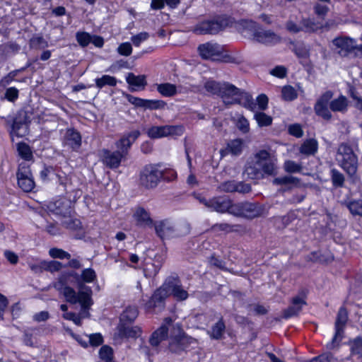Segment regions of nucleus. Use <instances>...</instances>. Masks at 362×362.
<instances>
[{"mask_svg": "<svg viewBox=\"0 0 362 362\" xmlns=\"http://www.w3.org/2000/svg\"><path fill=\"white\" fill-rule=\"evenodd\" d=\"M18 185L26 192L32 191L35 187V182L32 177L30 168L28 166L20 165L17 173Z\"/></svg>", "mask_w": 362, "mask_h": 362, "instance_id": "dca6fc26", "label": "nucleus"}, {"mask_svg": "<svg viewBox=\"0 0 362 362\" xmlns=\"http://www.w3.org/2000/svg\"><path fill=\"white\" fill-rule=\"evenodd\" d=\"M268 157L269 151L266 150H260L257 152L254 156V158L247 162L244 174L251 180H259L263 178L261 162L267 160Z\"/></svg>", "mask_w": 362, "mask_h": 362, "instance_id": "9d476101", "label": "nucleus"}, {"mask_svg": "<svg viewBox=\"0 0 362 362\" xmlns=\"http://www.w3.org/2000/svg\"><path fill=\"white\" fill-rule=\"evenodd\" d=\"M163 175L159 165L148 164L140 172L139 183L146 189H153L158 186Z\"/></svg>", "mask_w": 362, "mask_h": 362, "instance_id": "1a4fd4ad", "label": "nucleus"}, {"mask_svg": "<svg viewBox=\"0 0 362 362\" xmlns=\"http://www.w3.org/2000/svg\"><path fill=\"white\" fill-rule=\"evenodd\" d=\"M149 37V34L146 32H141L131 37V41L135 47H139L141 43L146 41Z\"/></svg>", "mask_w": 362, "mask_h": 362, "instance_id": "0e129e2a", "label": "nucleus"}, {"mask_svg": "<svg viewBox=\"0 0 362 362\" xmlns=\"http://www.w3.org/2000/svg\"><path fill=\"white\" fill-rule=\"evenodd\" d=\"M225 329V324L221 319L211 327V337L215 339H221L224 333Z\"/></svg>", "mask_w": 362, "mask_h": 362, "instance_id": "c03bdc74", "label": "nucleus"}, {"mask_svg": "<svg viewBox=\"0 0 362 362\" xmlns=\"http://www.w3.org/2000/svg\"><path fill=\"white\" fill-rule=\"evenodd\" d=\"M100 153L103 164L112 169L117 168L120 165L122 158H124L117 151L112 152L107 149H103Z\"/></svg>", "mask_w": 362, "mask_h": 362, "instance_id": "b1692460", "label": "nucleus"}, {"mask_svg": "<svg viewBox=\"0 0 362 362\" xmlns=\"http://www.w3.org/2000/svg\"><path fill=\"white\" fill-rule=\"evenodd\" d=\"M234 104H239L251 110H255L257 106V104L254 101L252 95L247 92L241 90L240 88Z\"/></svg>", "mask_w": 362, "mask_h": 362, "instance_id": "c756f323", "label": "nucleus"}, {"mask_svg": "<svg viewBox=\"0 0 362 362\" xmlns=\"http://www.w3.org/2000/svg\"><path fill=\"white\" fill-rule=\"evenodd\" d=\"M331 180L334 187H342L344 184V175L338 170L333 168L331 170Z\"/></svg>", "mask_w": 362, "mask_h": 362, "instance_id": "79ce46f5", "label": "nucleus"}, {"mask_svg": "<svg viewBox=\"0 0 362 362\" xmlns=\"http://www.w3.org/2000/svg\"><path fill=\"white\" fill-rule=\"evenodd\" d=\"M45 261L29 262L28 267L35 274H40L45 270Z\"/></svg>", "mask_w": 362, "mask_h": 362, "instance_id": "338daca9", "label": "nucleus"}, {"mask_svg": "<svg viewBox=\"0 0 362 362\" xmlns=\"http://www.w3.org/2000/svg\"><path fill=\"white\" fill-rule=\"evenodd\" d=\"M156 90L164 97H173L177 92L176 86L170 83L157 84Z\"/></svg>", "mask_w": 362, "mask_h": 362, "instance_id": "c9c22d12", "label": "nucleus"}, {"mask_svg": "<svg viewBox=\"0 0 362 362\" xmlns=\"http://www.w3.org/2000/svg\"><path fill=\"white\" fill-rule=\"evenodd\" d=\"M138 310L134 306L127 307L120 315V323L132 322L138 316Z\"/></svg>", "mask_w": 362, "mask_h": 362, "instance_id": "e433bc0d", "label": "nucleus"}, {"mask_svg": "<svg viewBox=\"0 0 362 362\" xmlns=\"http://www.w3.org/2000/svg\"><path fill=\"white\" fill-rule=\"evenodd\" d=\"M127 82L134 86L145 87L146 85V77L144 75L136 76L132 73H129L126 77Z\"/></svg>", "mask_w": 362, "mask_h": 362, "instance_id": "58836bf2", "label": "nucleus"}, {"mask_svg": "<svg viewBox=\"0 0 362 362\" xmlns=\"http://www.w3.org/2000/svg\"><path fill=\"white\" fill-rule=\"evenodd\" d=\"M139 135L140 132L138 130H134L123 135V136L115 143L117 151L125 157L132 144L137 139Z\"/></svg>", "mask_w": 362, "mask_h": 362, "instance_id": "aec40b11", "label": "nucleus"}, {"mask_svg": "<svg viewBox=\"0 0 362 362\" xmlns=\"http://www.w3.org/2000/svg\"><path fill=\"white\" fill-rule=\"evenodd\" d=\"M337 53L341 57H348L356 48V40L348 36L337 37L332 40Z\"/></svg>", "mask_w": 362, "mask_h": 362, "instance_id": "f8f14e48", "label": "nucleus"}, {"mask_svg": "<svg viewBox=\"0 0 362 362\" xmlns=\"http://www.w3.org/2000/svg\"><path fill=\"white\" fill-rule=\"evenodd\" d=\"M64 219L62 221V224L66 228L76 230L81 228V222L78 219L66 216H64Z\"/></svg>", "mask_w": 362, "mask_h": 362, "instance_id": "3c124183", "label": "nucleus"}, {"mask_svg": "<svg viewBox=\"0 0 362 362\" xmlns=\"http://www.w3.org/2000/svg\"><path fill=\"white\" fill-rule=\"evenodd\" d=\"M351 351L352 355L362 358V338L357 337L351 342Z\"/></svg>", "mask_w": 362, "mask_h": 362, "instance_id": "603ef678", "label": "nucleus"}, {"mask_svg": "<svg viewBox=\"0 0 362 362\" xmlns=\"http://www.w3.org/2000/svg\"><path fill=\"white\" fill-rule=\"evenodd\" d=\"M244 30H249L252 33L254 39L266 45H274L281 41V37L271 30H259L257 24L252 21H243L241 23Z\"/></svg>", "mask_w": 362, "mask_h": 362, "instance_id": "39448f33", "label": "nucleus"}, {"mask_svg": "<svg viewBox=\"0 0 362 362\" xmlns=\"http://www.w3.org/2000/svg\"><path fill=\"white\" fill-rule=\"evenodd\" d=\"M45 270L49 271L52 273L58 272L63 267L62 264L58 261H45Z\"/></svg>", "mask_w": 362, "mask_h": 362, "instance_id": "69168bd1", "label": "nucleus"}, {"mask_svg": "<svg viewBox=\"0 0 362 362\" xmlns=\"http://www.w3.org/2000/svg\"><path fill=\"white\" fill-rule=\"evenodd\" d=\"M318 143L314 139L305 140L300 147V153L305 156H313L317 151Z\"/></svg>", "mask_w": 362, "mask_h": 362, "instance_id": "2f4dec72", "label": "nucleus"}, {"mask_svg": "<svg viewBox=\"0 0 362 362\" xmlns=\"http://www.w3.org/2000/svg\"><path fill=\"white\" fill-rule=\"evenodd\" d=\"M198 51L200 56L205 59L218 60L220 57H223V49L217 43L206 42L200 45Z\"/></svg>", "mask_w": 362, "mask_h": 362, "instance_id": "4468645a", "label": "nucleus"}, {"mask_svg": "<svg viewBox=\"0 0 362 362\" xmlns=\"http://www.w3.org/2000/svg\"><path fill=\"white\" fill-rule=\"evenodd\" d=\"M62 275H68V278L66 280V284H68L69 278L74 276L78 282V288L80 286H85L82 282L91 283L96 279L95 271L90 268L83 269L80 276L74 272L62 274ZM67 286H69V284H67Z\"/></svg>", "mask_w": 362, "mask_h": 362, "instance_id": "a878e982", "label": "nucleus"}, {"mask_svg": "<svg viewBox=\"0 0 362 362\" xmlns=\"http://www.w3.org/2000/svg\"><path fill=\"white\" fill-rule=\"evenodd\" d=\"M18 151L21 158L25 160H30L33 158L30 148L25 143H19L18 144Z\"/></svg>", "mask_w": 362, "mask_h": 362, "instance_id": "8fccbe9b", "label": "nucleus"}, {"mask_svg": "<svg viewBox=\"0 0 362 362\" xmlns=\"http://www.w3.org/2000/svg\"><path fill=\"white\" fill-rule=\"evenodd\" d=\"M300 24L302 27V32L307 33H317L318 30H322L323 28H329V23H327L323 24L320 21H316L310 18H303L300 20Z\"/></svg>", "mask_w": 362, "mask_h": 362, "instance_id": "bb28decb", "label": "nucleus"}, {"mask_svg": "<svg viewBox=\"0 0 362 362\" xmlns=\"http://www.w3.org/2000/svg\"><path fill=\"white\" fill-rule=\"evenodd\" d=\"M168 296V291L165 282L162 286L156 290L148 300L145 302V300L142 299V302L146 309H151L163 303Z\"/></svg>", "mask_w": 362, "mask_h": 362, "instance_id": "4be33fe9", "label": "nucleus"}, {"mask_svg": "<svg viewBox=\"0 0 362 362\" xmlns=\"http://www.w3.org/2000/svg\"><path fill=\"white\" fill-rule=\"evenodd\" d=\"M76 38L80 46L87 47L91 41V35L86 32H78L76 34Z\"/></svg>", "mask_w": 362, "mask_h": 362, "instance_id": "5fc2aeb1", "label": "nucleus"}, {"mask_svg": "<svg viewBox=\"0 0 362 362\" xmlns=\"http://www.w3.org/2000/svg\"><path fill=\"white\" fill-rule=\"evenodd\" d=\"M40 175L41 179L44 181H48L57 177V173L52 166H44L43 169L40 171Z\"/></svg>", "mask_w": 362, "mask_h": 362, "instance_id": "864d4df0", "label": "nucleus"}, {"mask_svg": "<svg viewBox=\"0 0 362 362\" xmlns=\"http://www.w3.org/2000/svg\"><path fill=\"white\" fill-rule=\"evenodd\" d=\"M194 196L199 203L204 204L210 211L220 214L228 213L230 214L233 200L228 197L217 196L207 199L199 194H194Z\"/></svg>", "mask_w": 362, "mask_h": 362, "instance_id": "0eeeda50", "label": "nucleus"}, {"mask_svg": "<svg viewBox=\"0 0 362 362\" xmlns=\"http://www.w3.org/2000/svg\"><path fill=\"white\" fill-rule=\"evenodd\" d=\"M165 284L169 295H172L176 300L182 301L188 298V292L183 288L177 279L170 278Z\"/></svg>", "mask_w": 362, "mask_h": 362, "instance_id": "a211bd4d", "label": "nucleus"}, {"mask_svg": "<svg viewBox=\"0 0 362 362\" xmlns=\"http://www.w3.org/2000/svg\"><path fill=\"white\" fill-rule=\"evenodd\" d=\"M116 84V78L109 75H103L101 78L95 79V85L98 88H102L105 86H115Z\"/></svg>", "mask_w": 362, "mask_h": 362, "instance_id": "37998d69", "label": "nucleus"}, {"mask_svg": "<svg viewBox=\"0 0 362 362\" xmlns=\"http://www.w3.org/2000/svg\"><path fill=\"white\" fill-rule=\"evenodd\" d=\"M223 86V82H218L214 80H209L204 83V87L207 92L213 95H219Z\"/></svg>", "mask_w": 362, "mask_h": 362, "instance_id": "ea45409f", "label": "nucleus"}, {"mask_svg": "<svg viewBox=\"0 0 362 362\" xmlns=\"http://www.w3.org/2000/svg\"><path fill=\"white\" fill-rule=\"evenodd\" d=\"M30 47L35 49H42L48 47L47 41L40 35H33L29 41Z\"/></svg>", "mask_w": 362, "mask_h": 362, "instance_id": "4c0bfd02", "label": "nucleus"}, {"mask_svg": "<svg viewBox=\"0 0 362 362\" xmlns=\"http://www.w3.org/2000/svg\"><path fill=\"white\" fill-rule=\"evenodd\" d=\"M309 362H338V359L331 353H325L312 358Z\"/></svg>", "mask_w": 362, "mask_h": 362, "instance_id": "13d9d810", "label": "nucleus"}, {"mask_svg": "<svg viewBox=\"0 0 362 362\" xmlns=\"http://www.w3.org/2000/svg\"><path fill=\"white\" fill-rule=\"evenodd\" d=\"M348 320V312L344 307H341L338 311L335 322V334L332 340L327 344V348H335L343 338L344 329Z\"/></svg>", "mask_w": 362, "mask_h": 362, "instance_id": "9b49d317", "label": "nucleus"}, {"mask_svg": "<svg viewBox=\"0 0 362 362\" xmlns=\"http://www.w3.org/2000/svg\"><path fill=\"white\" fill-rule=\"evenodd\" d=\"M235 184L236 181L229 180L221 183L219 185L218 188L222 192L227 193H233L235 192Z\"/></svg>", "mask_w": 362, "mask_h": 362, "instance_id": "e2e57ef3", "label": "nucleus"}, {"mask_svg": "<svg viewBox=\"0 0 362 362\" xmlns=\"http://www.w3.org/2000/svg\"><path fill=\"white\" fill-rule=\"evenodd\" d=\"M99 355L102 360L110 362L112 357V349L108 346H103L99 351Z\"/></svg>", "mask_w": 362, "mask_h": 362, "instance_id": "bf43d9fd", "label": "nucleus"}, {"mask_svg": "<svg viewBox=\"0 0 362 362\" xmlns=\"http://www.w3.org/2000/svg\"><path fill=\"white\" fill-rule=\"evenodd\" d=\"M49 254L52 258H58L61 259H69L71 258V255L69 252L63 250L62 249L56 247L51 248L49 251Z\"/></svg>", "mask_w": 362, "mask_h": 362, "instance_id": "6e6d98bb", "label": "nucleus"}, {"mask_svg": "<svg viewBox=\"0 0 362 362\" xmlns=\"http://www.w3.org/2000/svg\"><path fill=\"white\" fill-rule=\"evenodd\" d=\"M232 23L230 18L226 16H220L212 19L199 23L193 29L197 35H215L226 29Z\"/></svg>", "mask_w": 362, "mask_h": 362, "instance_id": "20e7f679", "label": "nucleus"}, {"mask_svg": "<svg viewBox=\"0 0 362 362\" xmlns=\"http://www.w3.org/2000/svg\"><path fill=\"white\" fill-rule=\"evenodd\" d=\"M348 100L344 95L332 100L329 103V108L333 112H344L347 110Z\"/></svg>", "mask_w": 362, "mask_h": 362, "instance_id": "473e14b6", "label": "nucleus"}, {"mask_svg": "<svg viewBox=\"0 0 362 362\" xmlns=\"http://www.w3.org/2000/svg\"><path fill=\"white\" fill-rule=\"evenodd\" d=\"M85 337L88 339V344L93 346H98L103 342V337L99 333L85 335Z\"/></svg>", "mask_w": 362, "mask_h": 362, "instance_id": "052dcab7", "label": "nucleus"}, {"mask_svg": "<svg viewBox=\"0 0 362 362\" xmlns=\"http://www.w3.org/2000/svg\"><path fill=\"white\" fill-rule=\"evenodd\" d=\"M128 101L136 107H144L145 109L149 110L163 109L166 105V103L163 100H146L132 95L128 96Z\"/></svg>", "mask_w": 362, "mask_h": 362, "instance_id": "412c9836", "label": "nucleus"}, {"mask_svg": "<svg viewBox=\"0 0 362 362\" xmlns=\"http://www.w3.org/2000/svg\"><path fill=\"white\" fill-rule=\"evenodd\" d=\"M347 206L353 215L362 216V199L351 201Z\"/></svg>", "mask_w": 362, "mask_h": 362, "instance_id": "09e8293b", "label": "nucleus"}, {"mask_svg": "<svg viewBox=\"0 0 362 362\" xmlns=\"http://www.w3.org/2000/svg\"><path fill=\"white\" fill-rule=\"evenodd\" d=\"M173 321L171 318H165L164 323L151 335L149 342L153 346H158L159 344L167 338L169 329L173 330Z\"/></svg>", "mask_w": 362, "mask_h": 362, "instance_id": "6ab92c4d", "label": "nucleus"}, {"mask_svg": "<svg viewBox=\"0 0 362 362\" xmlns=\"http://www.w3.org/2000/svg\"><path fill=\"white\" fill-rule=\"evenodd\" d=\"M276 159L274 156H272L271 153L269 152L268 158H267V160L261 162V168L263 175H274L276 168Z\"/></svg>", "mask_w": 362, "mask_h": 362, "instance_id": "72a5a7b5", "label": "nucleus"}, {"mask_svg": "<svg viewBox=\"0 0 362 362\" xmlns=\"http://www.w3.org/2000/svg\"><path fill=\"white\" fill-rule=\"evenodd\" d=\"M117 52L122 56H129L132 52V47L130 42H123L117 47Z\"/></svg>", "mask_w": 362, "mask_h": 362, "instance_id": "774afa93", "label": "nucleus"}, {"mask_svg": "<svg viewBox=\"0 0 362 362\" xmlns=\"http://www.w3.org/2000/svg\"><path fill=\"white\" fill-rule=\"evenodd\" d=\"M313 11L316 16L324 20L328 13L329 8L327 6L322 5L320 3H316L313 6Z\"/></svg>", "mask_w": 362, "mask_h": 362, "instance_id": "4d7b16f0", "label": "nucleus"}, {"mask_svg": "<svg viewBox=\"0 0 362 362\" xmlns=\"http://www.w3.org/2000/svg\"><path fill=\"white\" fill-rule=\"evenodd\" d=\"M284 170L288 173H300L303 170V166L300 163H297L293 160H287L284 163Z\"/></svg>", "mask_w": 362, "mask_h": 362, "instance_id": "49530a36", "label": "nucleus"}, {"mask_svg": "<svg viewBox=\"0 0 362 362\" xmlns=\"http://www.w3.org/2000/svg\"><path fill=\"white\" fill-rule=\"evenodd\" d=\"M264 211V207L257 202H240L233 203L230 214L235 217L252 219L261 216Z\"/></svg>", "mask_w": 362, "mask_h": 362, "instance_id": "423d86ee", "label": "nucleus"}, {"mask_svg": "<svg viewBox=\"0 0 362 362\" xmlns=\"http://www.w3.org/2000/svg\"><path fill=\"white\" fill-rule=\"evenodd\" d=\"M48 209L54 214L62 215V216H66L71 212L69 202L61 199L50 202L48 205Z\"/></svg>", "mask_w": 362, "mask_h": 362, "instance_id": "cd10ccee", "label": "nucleus"}, {"mask_svg": "<svg viewBox=\"0 0 362 362\" xmlns=\"http://www.w3.org/2000/svg\"><path fill=\"white\" fill-rule=\"evenodd\" d=\"M64 146L77 151L81 146V134L74 129H66L62 139Z\"/></svg>", "mask_w": 362, "mask_h": 362, "instance_id": "5701e85b", "label": "nucleus"}, {"mask_svg": "<svg viewBox=\"0 0 362 362\" xmlns=\"http://www.w3.org/2000/svg\"><path fill=\"white\" fill-rule=\"evenodd\" d=\"M127 322L119 323L117 327L118 335L120 337L137 338L140 336L141 330L137 326L130 327L126 325Z\"/></svg>", "mask_w": 362, "mask_h": 362, "instance_id": "c85d7f7f", "label": "nucleus"}, {"mask_svg": "<svg viewBox=\"0 0 362 362\" xmlns=\"http://www.w3.org/2000/svg\"><path fill=\"white\" fill-rule=\"evenodd\" d=\"M332 96L333 93L332 91H326L320 97L314 106L315 114L325 120H330L332 119V114L328 108V104L329 105V102Z\"/></svg>", "mask_w": 362, "mask_h": 362, "instance_id": "2eb2a0df", "label": "nucleus"}, {"mask_svg": "<svg viewBox=\"0 0 362 362\" xmlns=\"http://www.w3.org/2000/svg\"><path fill=\"white\" fill-rule=\"evenodd\" d=\"M243 148V141L240 139H237L230 141L227 146L228 151L234 156L240 155Z\"/></svg>", "mask_w": 362, "mask_h": 362, "instance_id": "a19ab883", "label": "nucleus"}, {"mask_svg": "<svg viewBox=\"0 0 362 362\" xmlns=\"http://www.w3.org/2000/svg\"><path fill=\"white\" fill-rule=\"evenodd\" d=\"M182 133L180 126L164 125L153 126L148 129L147 134L151 139H159L171 135H180Z\"/></svg>", "mask_w": 362, "mask_h": 362, "instance_id": "ddd939ff", "label": "nucleus"}, {"mask_svg": "<svg viewBox=\"0 0 362 362\" xmlns=\"http://www.w3.org/2000/svg\"><path fill=\"white\" fill-rule=\"evenodd\" d=\"M305 296V292L302 291L298 296L293 297L291 300V305L283 311V317L288 319L298 315L303 306L307 304Z\"/></svg>", "mask_w": 362, "mask_h": 362, "instance_id": "f3484780", "label": "nucleus"}, {"mask_svg": "<svg viewBox=\"0 0 362 362\" xmlns=\"http://www.w3.org/2000/svg\"><path fill=\"white\" fill-rule=\"evenodd\" d=\"M68 275H60L58 280L53 284L54 288L63 294L66 300L71 304L79 303L81 311L76 315L74 313H65L62 317L68 320L73 321L76 325L81 326L82 319L89 317V309L93 304L92 299V289L87 286H80L79 291L76 293L74 288L67 286L66 279Z\"/></svg>", "mask_w": 362, "mask_h": 362, "instance_id": "f257e3e1", "label": "nucleus"}, {"mask_svg": "<svg viewBox=\"0 0 362 362\" xmlns=\"http://www.w3.org/2000/svg\"><path fill=\"white\" fill-rule=\"evenodd\" d=\"M236 126L238 129L244 134H246L250 131L249 122L245 117L242 115L238 118Z\"/></svg>", "mask_w": 362, "mask_h": 362, "instance_id": "680f3d73", "label": "nucleus"}, {"mask_svg": "<svg viewBox=\"0 0 362 362\" xmlns=\"http://www.w3.org/2000/svg\"><path fill=\"white\" fill-rule=\"evenodd\" d=\"M239 88L234 85L223 82V88L218 96H220L223 102L226 105H233L236 99V96L238 95Z\"/></svg>", "mask_w": 362, "mask_h": 362, "instance_id": "393cba45", "label": "nucleus"}, {"mask_svg": "<svg viewBox=\"0 0 362 362\" xmlns=\"http://www.w3.org/2000/svg\"><path fill=\"white\" fill-rule=\"evenodd\" d=\"M254 117L259 127H268L272 123V117L262 112H256Z\"/></svg>", "mask_w": 362, "mask_h": 362, "instance_id": "de8ad7c7", "label": "nucleus"}, {"mask_svg": "<svg viewBox=\"0 0 362 362\" xmlns=\"http://www.w3.org/2000/svg\"><path fill=\"white\" fill-rule=\"evenodd\" d=\"M281 95L284 100L292 101L298 97V93L291 86H285L282 88Z\"/></svg>", "mask_w": 362, "mask_h": 362, "instance_id": "a18cd8bd", "label": "nucleus"}, {"mask_svg": "<svg viewBox=\"0 0 362 362\" xmlns=\"http://www.w3.org/2000/svg\"><path fill=\"white\" fill-rule=\"evenodd\" d=\"M154 228L156 235L161 240L183 236L190 232V226L188 223H183L175 228L168 220L155 222Z\"/></svg>", "mask_w": 362, "mask_h": 362, "instance_id": "7ed1b4c3", "label": "nucleus"}, {"mask_svg": "<svg viewBox=\"0 0 362 362\" xmlns=\"http://www.w3.org/2000/svg\"><path fill=\"white\" fill-rule=\"evenodd\" d=\"M134 216L139 226H150L153 224V220L151 218L149 213L142 207L136 209Z\"/></svg>", "mask_w": 362, "mask_h": 362, "instance_id": "7c9ffc66", "label": "nucleus"}, {"mask_svg": "<svg viewBox=\"0 0 362 362\" xmlns=\"http://www.w3.org/2000/svg\"><path fill=\"white\" fill-rule=\"evenodd\" d=\"M358 150V144L353 141L340 144L337 148L335 159L338 165L350 177H354L358 168V158L356 151Z\"/></svg>", "mask_w": 362, "mask_h": 362, "instance_id": "f03ea898", "label": "nucleus"}, {"mask_svg": "<svg viewBox=\"0 0 362 362\" xmlns=\"http://www.w3.org/2000/svg\"><path fill=\"white\" fill-rule=\"evenodd\" d=\"M273 183L277 185L285 186L291 185L292 186L297 187H300L302 186L300 180L291 175H285L276 177L274 180Z\"/></svg>", "mask_w": 362, "mask_h": 362, "instance_id": "f704fd0d", "label": "nucleus"}, {"mask_svg": "<svg viewBox=\"0 0 362 362\" xmlns=\"http://www.w3.org/2000/svg\"><path fill=\"white\" fill-rule=\"evenodd\" d=\"M194 341V339L187 336L182 331L179 324L173 325L168 348L173 353L180 354L185 350L189 345Z\"/></svg>", "mask_w": 362, "mask_h": 362, "instance_id": "6e6552de", "label": "nucleus"}]
</instances>
